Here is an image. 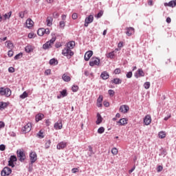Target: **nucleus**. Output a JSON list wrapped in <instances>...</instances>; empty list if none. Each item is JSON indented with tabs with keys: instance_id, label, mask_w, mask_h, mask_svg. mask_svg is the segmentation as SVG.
<instances>
[{
	"instance_id": "16",
	"label": "nucleus",
	"mask_w": 176,
	"mask_h": 176,
	"mask_svg": "<svg viewBox=\"0 0 176 176\" xmlns=\"http://www.w3.org/2000/svg\"><path fill=\"white\" fill-rule=\"evenodd\" d=\"M26 27H27V28H31L34 27V21L32 20H31V19H28L26 21Z\"/></svg>"
},
{
	"instance_id": "11",
	"label": "nucleus",
	"mask_w": 176,
	"mask_h": 176,
	"mask_svg": "<svg viewBox=\"0 0 176 176\" xmlns=\"http://www.w3.org/2000/svg\"><path fill=\"white\" fill-rule=\"evenodd\" d=\"M66 146H67L66 142H60L57 144L56 149H58V150L64 149V148H66Z\"/></svg>"
},
{
	"instance_id": "10",
	"label": "nucleus",
	"mask_w": 176,
	"mask_h": 176,
	"mask_svg": "<svg viewBox=\"0 0 176 176\" xmlns=\"http://www.w3.org/2000/svg\"><path fill=\"white\" fill-rule=\"evenodd\" d=\"M151 122H152V118H151V116L147 115L144 117V123L146 126H149Z\"/></svg>"
},
{
	"instance_id": "12",
	"label": "nucleus",
	"mask_w": 176,
	"mask_h": 176,
	"mask_svg": "<svg viewBox=\"0 0 176 176\" xmlns=\"http://www.w3.org/2000/svg\"><path fill=\"white\" fill-rule=\"evenodd\" d=\"M126 34L127 35V36H131V35H133V34H134V28H126Z\"/></svg>"
},
{
	"instance_id": "39",
	"label": "nucleus",
	"mask_w": 176,
	"mask_h": 176,
	"mask_svg": "<svg viewBox=\"0 0 176 176\" xmlns=\"http://www.w3.org/2000/svg\"><path fill=\"white\" fill-rule=\"evenodd\" d=\"M10 161L11 162H17V157H16V155H11L10 157Z\"/></svg>"
},
{
	"instance_id": "7",
	"label": "nucleus",
	"mask_w": 176,
	"mask_h": 176,
	"mask_svg": "<svg viewBox=\"0 0 176 176\" xmlns=\"http://www.w3.org/2000/svg\"><path fill=\"white\" fill-rule=\"evenodd\" d=\"M94 20V16L92 14L89 15L88 17L85 18V27H89V24H91L92 21Z\"/></svg>"
},
{
	"instance_id": "44",
	"label": "nucleus",
	"mask_w": 176,
	"mask_h": 176,
	"mask_svg": "<svg viewBox=\"0 0 176 176\" xmlns=\"http://www.w3.org/2000/svg\"><path fill=\"white\" fill-rule=\"evenodd\" d=\"M111 153L114 155H118V148H112Z\"/></svg>"
},
{
	"instance_id": "56",
	"label": "nucleus",
	"mask_w": 176,
	"mask_h": 176,
	"mask_svg": "<svg viewBox=\"0 0 176 176\" xmlns=\"http://www.w3.org/2000/svg\"><path fill=\"white\" fill-rule=\"evenodd\" d=\"M79 171V169H78V168H74L72 169V172L73 173V174H75L76 173H78Z\"/></svg>"
},
{
	"instance_id": "40",
	"label": "nucleus",
	"mask_w": 176,
	"mask_h": 176,
	"mask_svg": "<svg viewBox=\"0 0 176 176\" xmlns=\"http://www.w3.org/2000/svg\"><path fill=\"white\" fill-rule=\"evenodd\" d=\"M104 131H105V129L104 127H102V126L100 127L98 129V134H102V133H104Z\"/></svg>"
},
{
	"instance_id": "52",
	"label": "nucleus",
	"mask_w": 176,
	"mask_h": 176,
	"mask_svg": "<svg viewBox=\"0 0 176 176\" xmlns=\"http://www.w3.org/2000/svg\"><path fill=\"white\" fill-rule=\"evenodd\" d=\"M102 95H100L98 100H97V102H100V103H102Z\"/></svg>"
},
{
	"instance_id": "29",
	"label": "nucleus",
	"mask_w": 176,
	"mask_h": 176,
	"mask_svg": "<svg viewBox=\"0 0 176 176\" xmlns=\"http://www.w3.org/2000/svg\"><path fill=\"white\" fill-rule=\"evenodd\" d=\"M5 45L8 49H13V43L12 41H8L5 43Z\"/></svg>"
},
{
	"instance_id": "3",
	"label": "nucleus",
	"mask_w": 176,
	"mask_h": 176,
	"mask_svg": "<svg viewBox=\"0 0 176 176\" xmlns=\"http://www.w3.org/2000/svg\"><path fill=\"white\" fill-rule=\"evenodd\" d=\"M30 159L31 164H34L36 160H38V155L35 151H31L30 153Z\"/></svg>"
},
{
	"instance_id": "33",
	"label": "nucleus",
	"mask_w": 176,
	"mask_h": 176,
	"mask_svg": "<svg viewBox=\"0 0 176 176\" xmlns=\"http://www.w3.org/2000/svg\"><path fill=\"white\" fill-rule=\"evenodd\" d=\"M19 97L22 100H24V98H27V97H28V94H27V91H24Z\"/></svg>"
},
{
	"instance_id": "62",
	"label": "nucleus",
	"mask_w": 176,
	"mask_h": 176,
	"mask_svg": "<svg viewBox=\"0 0 176 176\" xmlns=\"http://www.w3.org/2000/svg\"><path fill=\"white\" fill-rule=\"evenodd\" d=\"M89 152H90V153H89V156H91V155H93V148H91V146H89Z\"/></svg>"
},
{
	"instance_id": "64",
	"label": "nucleus",
	"mask_w": 176,
	"mask_h": 176,
	"mask_svg": "<svg viewBox=\"0 0 176 176\" xmlns=\"http://www.w3.org/2000/svg\"><path fill=\"white\" fill-rule=\"evenodd\" d=\"M9 135H10V137H16V133H14V131H10L9 133Z\"/></svg>"
},
{
	"instance_id": "38",
	"label": "nucleus",
	"mask_w": 176,
	"mask_h": 176,
	"mask_svg": "<svg viewBox=\"0 0 176 176\" xmlns=\"http://www.w3.org/2000/svg\"><path fill=\"white\" fill-rule=\"evenodd\" d=\"M160 138H166V133L161 131L158 134Z\"/></svg>"
},
{
	"instance_id": "53",
	"label": "nucleus",
	"mask_w": 176,
	"mask_h": 176,
	"mask_svg": "<svg viewBox=\"0 0 176 176\" xmlns=\"http://www.w3.org/2000/svg\"><path fill=\"white\" fill-rule=\"evenodd\" d=\"M44 34H45L46 35H49V34H50V30H49V28H44Z\"/></svg>"
},
{
	"instance_id": "60",
	"label": "nucleus",
	"mask_w": 176,
	"mask_h": 176,
	"mask_svg": "<svg viewBox=\"0 0 176 176\" xmlns=\"http://www.w3.org/2000/svg\"><path fill=\"white\" fill-rule=\"evenodd\" d=\"M3 127H5V122L0 121V130L3 129Z\"/></svg>"
},
{
	"instance_id": "43",
	"label": "nucleus",
	"mask_w": 176,
	"mask_h": 176,
	"mask_svg": "<svg viewBox=\"0 0 176 176\" xmlns=\"http://www.w3.org/2000/svg\"><path fill=\"white\" fill-rule=\"evenodd\" d=\"M60 96H62V97H67V90L64 89L61 91Z\"/></svg>"
},
{
	"instance_id": "55",
	"label": "nucleus",
	"mask_w": 176,
	"mask_h": 176,
	"mask_svg": "<svg viewBox=\"0 0 176 176\" xmlns=\"http://www.w3.org/2000/svg\"><path fill=\"white\" fill-rule=\"evenodd\" d=\"M8 72H10L11 74H13L14 72V67H10L8 68Z\"/></svg>"
},
{
	"instance_id": "31",
	"label": "nucleus",
	"mask_w": 176,
	"mask_h": 176,
	"mask_svg": "<svg viewBox=\"0 0 176 176\" xmlns=\"http://www.w3.org/2000/svg\"><path fill=\"white\" fill-rule=\"evenodd\" d=\"M36 137H38V138H40V139L45 138V135H43V132L42 131V130H41L37 133Z\"/></svg>"
},
{
	"instance_id": "1",
	"label": "nucleus",
	"mask_w": 176,
	"mask_h": 176,
	"mask_svg": "<svg viewBox=\"0 0 176 176\" xmlns=\"http://www.w3.org/2000/svg\"><path fill=\"white\" fill-rule=\"evenodd\" d=\"M62 54L63 56H66L68 60H69V58L74 56V52H72L71 49L66 47L62 50Z\"/></svg>"
},
{
	"instance_id": "14",
	"label": "nucleus",
	"mask_w": 176,
	"mask_h": 176,
	"mask_svg": "<svg viewBox=\"0 0 176 176\" xmlns=\"http://www.w3.org/2000/svg\"><path fill=\"white\" fill-rule=\"evenodd\" d=\"M117 124H118V126H124L127 124V120H126V118H122L117 122Z\"/></svg>"
},
{
	"instance_id": "61",
	"label": "nucleus",
	"mask_w": 176,
	"mask_h": 176,
	"mask_svg": "<svg viewBox=\"0 0 176 176\" xmlns=\"http://www.w3.org/2000/svg\"><path fill=\"white\" fill-rule=\"evenodd\" d=\"M52 74V70L50 69H47L45 72V75H50Z\"/></svg>"
},
{
	"instance_id": "50",
	"label": "nucleus",
	"mask_w": 176,
	"mask_h": 176,
	"mask_svg": "<svg viewBox=\"0 0 176 176\" xmlns=\"http://www.w3.org/2000/svg\"><path fill=\"white\" fill-rule=\"evenodd\" d=\"M132 76H133V72H129L126 73V78H128L129 79H130V78H132Z\"/></svg>"
},
{
	"instance_id": "30",
	"label": "nucleus",
	"mask_w": 176,
	"mask_h": 176,
	"mask_svg": "<svg viewBox=\"0 0 176 176\" xmlns=\"http://www.w3.org/2000/svg\"><path fill=\"white\" fill-rule=\"evenodd\" d=\"M62 78L65 82H69L71 80V77L65 74L63 75Z\"/></svg>"
},
{
	"instance_id": "15",
	"label": "nucleus",
	"mask_w": 176,
	"mask_h": 176,
	"mask_svg": "<svg viewBox=\"0 0 176 176\" xmlns=\"http://www.w3.org/2000/svg\"><path fill=\"white\" fill-rule=\"evenodd\" d=\"M46 23L47 27H52L53 25V18L52 16L47 17Z\"/></svg>"
},
{
	"instance_id": "22",
	"label": "nucleus",
	"mask_w": 176,
	"mask_h": 176,
	"mask_svg": "<svg viewBox=\"0 0 176 176\" xmlns=\"http://www.w3.org/2000/svg\"><path fill=\"white\" fill-rule=\"evenodd\" d=\"M34 51V47H32L31 45H28L25 47V52H26V53H31V52Z\"/></svg>"
},
{
	"instance_id": "36",
	"label": "nucleus",
	"mask_w": 176,
	"mask_h": 176,
	"mask_svg": "<svg viewBox=\"0 0 176 176\" xmlns=\"http://www.w3.org/2000/svg\"><path fill=\"white\" fill-rule=\"evenodd\" d=\"M72 91H74V93H76V91H78V90H79V87H78V85H73L72 87Z\"/></svg>"
},
{
	"instance_id": "32",
	"label": "nucleus",
	"mask_w": 176,
	"mask_h": 176,
	"mask_svg": "<svg viewBox=\"0 0 176 176\" xmlns=\"http://www.w3.org/2000/svg\"><path fill=\"white\" fill-rule=\"evenodd\" d=\"M8 107V104L6 102H0V109H5Z\"/></svg>"
},
{
	"instance_id": "9",
	"label": "nucleus",
	"mask_w": 176,
	"mask_h": 176,
	"mask_svg": "<svg viewBox=\"0 0 176 176\" xmlns=\"http://www.w3.org/2000/svg\"><path fill=\"white\" fill-rule=\"evenodd\" d=\"M32 125L31 123H28L26 125L24 126V127L22 128L23 133H30L31 131Z\"/></svg>"
},
{
	"instance_id": "23",
	"label": "nucleus",
	"mask_w": 176,
	"mask_h": 176,
	"mask_svg": "<svg viewBox=\"0 0 176 176\" xmlns=\"http://www.w3.org/2000/svg\"><path fill=\"white\" fill-rule=\"evenodd\" d=\"M45 118V115L43 113H38L36 116V122H39V120H42Z\"/></svg>"
},
{
	"instance_id": "46",
	"label": "nucleus",
	"mask_w": 176,
	"mask_h": 176,
	"mask_svg": "<svg viewBox=\"0 0 176 176\" xmlns=\"http://www.w3.org/2000/svg\"><path fill=\"white\" fill-rule=\"evenodd\" d=\"M14 52L12 50H9L8 52V57H13V54Z\"/></svg>"
},
{
	"instance_id": "8",
	"label": "nucleus",
	"mask_w": 176,
	"mask_h": 176,
	"mask_svg": "<svg viewBox=\"0 0 176 176\" xmlns=\"http://www.w3.org/2000/svg\"><path fill=\"white\" fill-rule=\"evenodd\" d=\"M129 109H130V107L127 104H123L120 107V112H122V113H127Z\"/></svg>"
},
{
	"instance_id": "6",
	"label": "nucleus",
	"mask_w": 176,
	"mask_h": 176,
	"mask_svg": "<svg viewBox=\"0 0 176 176\" xmlns=\"http://www.w3.org/2000/svg\"><path fill=\"white\" fill-rule=\"evenodd\" d=\"M100 58H92L91 60L89 61V65L90 67H94V65H100Z\"/></svg>"
},
{
	"instance_id": "37",
	"label": "nucleus",
	"mask_w": 176,
	"mask_h": 176,
	"mask_svg": "<svg viewBox=\"0 0 176 176\" xmlns=\"http://www.w3.org/2000/svg\"><path fill=\"white\" fill-rule=\"evenodd\" d=\"M144 89H146V90H148V89H149L151 87V82H146L144 84Z\"/></svg>"
},
{
	"instance_id": "28",
	"label": "nucleus",
	"mask_w": 176,
	"mask_h": 176,
	"mask_svg": "<svg viewBox=\"0 0 176 176\" xmlns=\"http://www.w3.org/2000/svg\"><path fill=\"white\" fill-rule=\"evenodd\" d=\"M102 122V117H101V115L99 113H98L96 124H100Z\"/></svg>"
},
{
	"instance_id": "13",
	"label": "nucleus",
	"mask_w": 176,
	"mask_h": 176,
	"mask_svg": "<svg viewBox=\"0 0 176 176\" xmlns=\"http://www.w3.org/2000/svg\"><path fill=\"white\" fill-rule=\"evenodd\" d=\"M93 56V51H88L85 53L84 58L85 61H89L90 60V58Z\"/></svg>"
},
{
	"instance_id": "63",
	"label": "nucleus",
	"mask_w": 176,
	"mask_h": 176,
	"mask_svg": "<svg viewBox=\"0 0 176 176\" xmlns=\"http://www.w3.org/2000/svg\"><path fill=\"white\" fill-rule=\"evenodd\" d=\"M35 36V34L34 33H29L28 34V38H30V39H32V38H34Z\"/></svg>"
},
{
	"instance_id": "35",
	"label": "nucleus",
	"mask_w": 176,
	"mask_h": 176,
	"mask_svg": "<svg viewBox=\"0 0 176 176\" xmlns=\"http://www.w3.org/2000/svg\"><path fill=\"white\" fill-rule=\"evenodd\" d=\"M23 57V53H19L18 54H16L14 57V60H20V58H21Z\"/></svg>"
},
{
	"instance_id": "42",
	"label": "nucleus",
	"mask_w": 176,
	"mask_h": 176,
	"mask_svg": "<svg viewBox=\"0 0 176 176\" xmlns=\"http://www.w3.org/2000/svg\"><path fill=\"white\" fill-rule=\"evenodd\" d=\"M57 62V60H56L54 58H52L50 60V65H56V63ZM57 64V63H56Z\"/></svg>"
},
{
	"instance_id": "2",
	"label": "nucleus",
	"mask_w": 176,
	"mask_h": 176,
	"mask_svg": "<svg viewBox=\"0 0 176 176\" xmlns=\"http://www.w3.org/2000/svg\"><path fill=\"white\" fill-rule=\"evenodd\" d=\"M0 95L10 97L12 96V90L9 88L0 87Z\"/></svg>"
},
{
	"instance_id": "45",
	"label": "nucleus",
	"mask_w": 176,
	"mask_h": 176,
	"mask_svg": "<svg viewBox=\"0 0 176 176\" xmlns=\"http://www.w3.org/2000/svg\"><path fill=\"white\" fill-rule=\"evenodd\" d=\"M59 25H60V28H64V27H65V22L64 21H60Z\"/></svg>"
},
{
	"instance_id": "51",
	"label": "nucleus",
	"mask_w": 176,
	"mask_h": 176,
	"mask_svg": "<svg viewBox=\"0 0 176 176\" xmlns=\"http://www.w3.org/2000/svg\"><path fill=\"white\" fill-rule=\"evenodd\" d=\"M50 144H51L50 140L47 141V142L45 143L46 149H47L48 148H50Z\"/></svg>"
},
{
	"instance_id": "34",
	"label": "nucleus",
	"mask_w": 176,
	"mask_h": 176,
	"mask_svg": "<svg viewBox=\"0 0 176 176\" xmlns=\"http://www.w3.org/2000/svg\"><path fill=\"white\" fill-rule=\"evenodd\" d=\"M107 57H108V58H115V51L109 52L107 54Z\"/></svg>"
},
{
	"instance_id": "5",
	"label": "nucleus",
	"mask_w": 176,
	"mask_h": 176,
	"mask_svg": "<svg viewBox=\"0 0 176 176\" xmlns=\"http://www.w3.org/2000/svg\"><path fill=\"white\" fill-rule=\"evenodd\" d=\"M10 174H12V169L8 166L4 167L1 173V176H8Z\"/></svg>"
},
{
	"instance_id": "59",
	"label": "nucleus",
	"mask_w": 176,
	"mask_h": 176,
	"mask_svg": "<svg viewBox=\"0 0 176 176\" xmlns=\"http://www.w3.org/2000/svg\"><path fill=\"white\" fill-rule=\"evenodd\" d=\"M162 170H163V166H157V173H160V171H162Z\"/></svg>"
},
{
	"instance_id": "4",
	"label": "nucleus",
	"mask_w": 176,
	"mask_h": 176,
	"mask_svg": "<svg viewBox=\"0 0 176 176\" xmlns=\"http://www.w3.org/2000/svg\"><path fill=\"white\" fill-rule=\"evenodd\" d=\"M17 157L19 158V162H24L25 160V154L24 153V151L23 150H18L16 151Z\"/></svg>"
},
{
	"instance_id": "20",
	"label": "nucleus",
	"mask_w": 176,
	"mask_h": 176,
	"mask_svg": "<svg viewBox=\"0 0 176 176\" xmlns=\"http://www.w3.org/2000/svg\"><path fill=\"white\" fill-rule=\"evenodd\" d=\"M66 47H67V49H70L72 50V49H74V47H75V42L70 41V42L67 43L66 45Z\"/></svg>"
},
{
	"instance_id": "24",
	"label": "nucleus",
	"mask_w": 176,
	"mask_h": 176,
	"mask_svg": "<svg viewBox=\"0 0 176 176\" xmlns=\"http://www.w3.org/2000/svg\"><path fill=\"white\" fill-rule=\"evenodd\" d=\"M111 83H114V85H120L122 83V80L116 78L111 80Z\"/></svg>"
},
{
	"instance_id": "25",
	"label": "nucleus",
	"mask_w": 176,
	"mask_h": 176,
	"mask_svg": "<svg viewBox=\"0 0 176 176\" xmlns=\"http://www.w3.org/2000/svg\"><path fill=\"white\" fill-rule=\"evenodd\" d=\"M50 47H52V45L50 43H49L48 41H47L45 44H43V49H44V50H47V49H50Z\"/></svg>"
},
{
	"instance_id": "54",
	"label": "nucleus",
	"mask_w": 176,
	"mask_h": 176,
	"mask_svg": "<svg viewBox=\"0 0 176 176\" xmlns=\"http://www.w3.org/2000/svg\"><path fill=\"white\" fill-rule=\"evenodd\" d=\"M19 17H20L21 19H24V16H25L24 12H20L19 13Z\"/></svg>"
},
{
	"instance_id": "21",
	"label": "nucleus",
	"mask_w": 176,
	"mask_h": 176,
	"mask_svg": "<svg viewBox=\"0 0 176 176\" xmlns=\"http://www.w3.org/2000/svg\"><path fill=\"white\" fill-rule=\"evenodd\" d=\"M164 6H170V8H174L176 6V1H170L168 3H165Z\"/></svg>"
},
{
	"instance_id": "26",
	"label": "nucleus",
	"mask_w": 176,
	"mask_h": 176,
	"mask_svg": "<svg viewBox=\"0 0 176 176\" xmlns=\"http://www.w3.org/2000/svg\"><path fill=\"white\" fill-rule=\"evenodd\" d=\"M12 16V11H10L8 13H6L4 15H3V20H9V19H10V17Z\"/></svg>"
},
{
	"instance_id": "48",
	"label": "nucleus",
	"mask_w": 176,
	"mask_h": 176,
	"mask_svg": "<svg viewBox=\"0 0 176 176\" xmlns=\"http://www.w3.org/2000/svg\"><path fill=\"white\" fill-rule=\"evenodd\" d=\"M51 45H53V43H54V42H56V37H52V39H50L48 41Z\"/></svg>"
},
{
	"instance_id": "57",
	"label": "nucleus",
	"mask_w": 176,
	"mask_h": 176,
	"mask_svg": "<svg viewBox=\"0 0 176 176\" xmlns=\"http://www.w3.org/2000/svg\"><path fill=\"white\" fill-rule=\"evenodd\" d=\"M5 149H6V146L4 144H1L0 145V151H5Z\"/></svg>"
},
{
	"instance_id": "19",
	"label": "nucleus",
	"mask_w": 176,
	"mask_h": 176,
	"mask_svg": "<svg viewBox=\"0 0 176 176\" xmlns=\"http://www.w3.org/2000/svg\"><path fill=\"white\" fill-rule=\"evenodd\" d=\"M55 130H61L63 129V123L61 122H56L54 126Z\"/></svg>"
},
{
	"instance_id": "18",
	"label": "nucleus",
	"mask_w": 176,
	"mask_h": 176,
	"mask_svg": "<svg viewBox=\"0 0 176 176\" xmlns=\"http://www.w3.org/2000/svg\"><path fill=\"white\" fill-rule=\"evenodd\" d=\"M145 74L142 69H138V74L135 75V78H141V76H144Z\"/></svg>"
},
{
	"instance_id": "47",
	"label": "nucleus",
	"mask_w": 176,
	"mask_h": 176,
	"mask_svg": "<svg viewBox=\"0 0 176 176\" xmlns=\"http://www.w3.org/2000/svg\"><path fill=\"white\" fill-rule=\"evenodd\" d=\"M8 166L10 167H12V168L14 167V162L13 161L9 160L8 161Z\"/></svg>"
},
{
	"instance_id": "41",
	"label": "nucleus",
	"mask_w": 176,
	"mask_h": 176,
	"mask_svg": "<svg viewBox=\"0 0 176 176\" xmlns=\"http://www.w3.org/2000/svg\"><path fill=\"white\" fill-rule=\"evenodd\" d=\"M108 94L110 97H113V96H115V91H113V89H109L108 91Z\"/></svg>"
},
{
	"instance_id": "17",
	"label": "nucleus",
	"mask_w": 176,
	"mask_h": 176,
	"mask_svg": "<svg viewBox=\"0 0 176 176\" xmlns=\"http://www.w3.org/2000/svg\"><path fill=\"white\" fill-rule=\"evenodd\" d=\"M100 78L103 79L104 80H107L109 78V74L107 72H103L100 74Z\"/></svg>"
},
{
	"instance_id": "58",
	"label": "nucleus",
	"mask_w": 176,
	"mask_h": 176,
	"mask_svg": "<svg viewBox=\"0 0 176 176\" xmlns=\"http://www.w3.org/2000/svg\"><path fill=\"white\" fill-rule=\"evenodd\" d=\"M72 17L73 20H76V19H78V14L73 13Z\"/></svg>"
},
{
	"instance_id": "27",
	"label": "nucleus",
	"mask_w": 176,
	"mask_h": 176,
	"mask_svg": "<svg viewBox=\"0 0 176 176\" xmlns=\"http://www.w3.org/2000/svg\"><path fill=\"white\" fill-rule=\"evenodd\" d=\"M37 34L39 36H43V35H45V28H39L37 31Z\"/></svg>"
},
{
	"instance_id": "49",
	"label": "nucleus",
	"mask_w": 176,
	"mask_h": 176,
	"mask_svg": "<svg viewBox=\"0 0 176 176\" xmlns=\"http://www.w3.org/2000/svg\"><path fill=\"white\" fill-rule=\"evenodd\" d=\"M120 72H121V70H120V69H119V68H117V69H116L114 70V74H115L116 75H119V74H120Z\"/></svg>"
}]
</instances>
